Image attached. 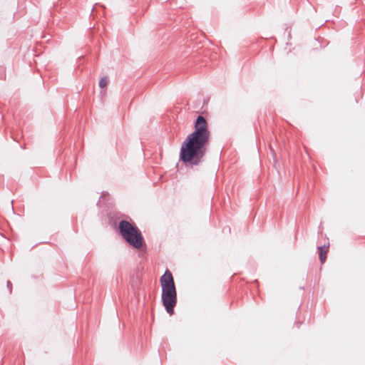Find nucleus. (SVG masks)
Listing matches in <instances>:
<instances>
[{
  "instance_id": "obj_6",
  "label": "nucleus",
  "mask_w": 365,
  "mask_h": 365,
  "mask_svg": "<svg viewBox=\"0 0 365 365\" xmlns=\"http://www.w3.org/2000/svg\"><path fill=\"white\" fill-rule=\"evenodd\" d=\"M108 78L106 76H103L100 79L99 86L101 88H103L106 87V86L108 85Z\"/></svg>"
},
{
  "instance_id": "obj_5",
  "label": "nucleus",
  "mask_w": 365,
  "mask_h": 365,
  "mask_svg": "<svg viewBox=\"0 0 365 365\" xmlns=\"http://www.w3.org/2000/svg\"><path fill=\"white\" fill-rule=\"evenodd\" d=\"M329 245L326 247L325 245L319 246V257L321 263H324L327 259V252H328Z\"/></svg>"
},
{
  "instance_id": "obj_3",
  "label": "nucleus",
  "mask_w": 365,
  "mask_h": 365,
  "mask_svg": "<svg viewBox=\"0 0 365 365\" xmlns=\"http://www.w3.org/2000/svg\"><path fill=\"white\" fill-rule=\"evenodd\" d=\"M161 299L166 312L170 315L174 313V307L177 304V291L162 292Z\"/></svg>"
},
{
  "instance_id": "obj_2",
  "label": "nucleus",
  "mask_w": 365,
  "mask_h": 365,
  "mask_svg": "<svg viewBox=\"0 0 365 365\" xmlns=\"http://www.w3.org/2000/svg\"><path fill=\"white\" fill-rule=\"evenodd\" d=\"M118 230L123 239L135 249H140L145 241L140 230L137 226L127 220H122L118 224Z\"/></svg>"
},
{
  "instance_id": "obj_4",
  "label": "nucleus",
  "mask_w": 365,
  "mask_h": 365,
  "mask_svg": "<svg viewBox=\"0 0 365 365\" xmlns=\"http://www.w3.org/2000/svg\"><path fill=\"white\" fill-rule=\"evenodd\" d=\"M162 292H176L175 284L172 273L167 269L160 277Z\"/></svg>"
},
{
  "instance_id": "obj_7",
  "label": "nucleus",
  "mask_w": 365,
  "mask_h": 365,
  "mask_svg": "<svg viewBox=\"0 0 365 365\" xmlns=\"http://www.w3.org/2000/svg\"><path fill=\"white\" fill-rule=\"evenodd\" d=\"M7 287L9 289L10 293H11L12 290V284L10 281H7Z\"/></svg>"
},
{
  "instance_id": "obj_1",
  "label": "nucleus",
  "mask_w": 365,
  "mask_h": 365,
  "mask_svg": "<svg viewBox=\"0 0 365 365\" xmlns=\"http://www.w3.org/2000/svg\"><path fill=\"white\" fill-rule=\"evenodd\" d=\"M210 132L206 118L199 115L194 124V131L189 134L181 145L179 160L186 167L200 165L207 153Z\"/></svg>"
}]
</instances>
